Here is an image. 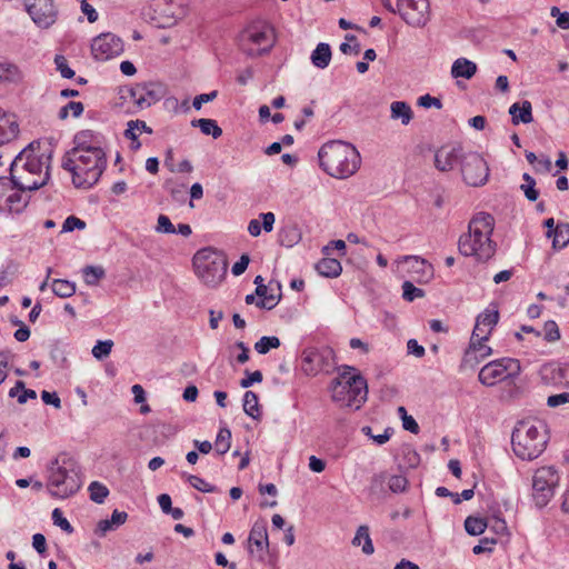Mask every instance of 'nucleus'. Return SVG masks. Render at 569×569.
<instances>
[{
    "label": "nucleus",
    "instance_id": "f257e3e1",
    "mask_svg": "<svg viewBox=\"0 0 569 569\" xmlns=\"http://www.w3.org/2000/svg\"><path fill=\"white\" fill-rule=\"evenodd\" d=\"M52 151L40 141L30 142L13 159L10 176L19 190L33 191L47 184Z\"/></svg>",
    "mask_w": 569,
    "mask_h": 569
},
{
    "label": "nucleus",
    "instance_id": "f03ea898",
    "mask_svg": "<svg viewBox=\"0 0 569 569\" xmlns=\"http://www.w3.org/2000/svg\"><path fill=\"white\" fill-rule=\"evenodd\" d=\"M495 220L486 212L476 214L468 226V232L460 236L459 252L466 257H476L478 261H488L496 252V243L491 240Z\"/></svg>",
    "mask_w": 569,
    "mask_h": 569
},
{
    "label": "nucleus",
    "instance_id": "7ed1b4c3",
    "mask_svg": "<svg viewBox=\"0 0 569 569\" xmlns=\"http://www.w3.org/2000/svg\"><path fill=\"white\" fill-rule=\"evenodd\" d=\"M318 158L321 169L338 179L353 176L361 164V157L357 148L341 140H332L322 144Z\"/></svg>",
    "mask_w": 569,
    "mask_h": 569
},
{
    "label": "nucleus",
    "instance_id": "20e7f679",
    "mask_svg": "<svg viewBox=\"0 0 569 569\" xmlns=\"http://www.w3.org/2000/svg\"><path fill=\"white\" fill-rule=\"evenodd\" d=\"M548 433L539 420H522L512 431L511 445L515 455L522 460H533L546 449Z\"/></svg>",
    "mask_w": 569,
    "mask_h": 569
},
{
    "label": "nucleus",
    "instance_id": "39448f33",
    "mask_svg": "<svg viewBox=\"0 0 569 569\" xmlns=\"http://www.w3.org/2000/svg\"><path fill=\"white\" fill-rule=\"evenodd\" d=\"M47 489L52 497L69 498L81 487L80 469L73 458L59 455L48 468Z\"/></svg>",
    "mask_w": 569,
    "mask_h": 569
},
{
    "label": "nucleus",
    "instance_id": "423d86ee",
    "mask_svg": "<svg viewBox=\"0 0 569 569\" xmlns=\"http://www.w3.org/2000/svg\"><path fill=\"white\" fill-rule=\"evenodd\" d=\"M332 400L345 402L356 410L366 402L368 396L367 380L353 367L346 366L332 381Z\"/></svg>",
    "mask_w": 569,
    "mask_h": 569
},
{
    "label": "nucleus",
    "instance_id": "0eeeda50",
    "mask_svg": "<svg viewBox=\"0 0 569 569\" xmlns=\"http://www.w3.org/2000/svg\"><path fill=\"white\" fill-rule=\"evenodd\" d=\"M192 261L204 284L217 287L224 279L228 262L223 253L212 248H203L196 252Z\"/></svg>",
    "mask_w": 569,
    "mask_h": 569
},
{
    "label": "nucleus",
    "instance_id": "6e6552de",
    "mask_svg": "<svg viewBox=\"0 0 569 569\" xmlns=\"http://www.w3.org/2000/svg\"><path fill=\"white\" fill-rule=\"evenodd\" d=\"M238 43L249 57L267 53L274 44L273 29L266 22H253L240 32Z\"/></svg>",
    "mask_w": 569,
    "mask_h": 569
},
{
    "label": "nucleus",
    "instance_id": "1a4fd4ad",
    "mask_svg": "<svg viewBox=\"0 0 569 569\" xmlns=\"http://www.w3.org/2000/svg\"><path fill=\"white\" fill-rule=\"evenodd\" d=\"M78 158V171L74 172V187L91 188L103 173L107 159L102 149H92L76 156Z\"/></svg>",
    "mask_w": 569,
    "mask_h": 569
},
{
    "label": "nucleus",
    "instance_id": "9d476101",
    "mask_svg": "<svg viewBox=\"0 0 569 569\" xmlns=\"http://www.w3.org/2000/svg\"><path fill=\"white\" fill-rule=\"evenodd\" d=\"M521 372L519 360L513 358H501L485 365L478 375V380L488 387H492L498 382L507 379H513Z\"/></svg>",
    "mask_w": 569,
    "mask_h": 569
},
{
    "label": "nucleus",
    "instance_id": "9b49d317",
    "mask_svg": "<svg viewBox=\"0 0 569 569\" xmlns=\"http://www.w3.org/2000/svg\"><path fill=\"white\" fill-rule=\"evenodd\" d=\"M166 94V88L160 82H142L126 87L121 90L123 99H130L138 110L147 109Z\"/></svg>",
    "mask_w": 569,
    "mask_h": 569
},
{
    "label": "nucleus",
    "instance_id": "f8f14e48",
    "mask_svg": "<svg viewBox=\"0 0 569 569\" xmlns=\"http://www.w3.org/2000/svg\"><path fill=\"white\" fill-rule=\"evenodd\" d=\"M558 481V473L552 467H542L536 470L532 478V498L537 507L542 508L548 505L553 497Z\"/></svg>",
    "mask_w": 569,
    "mask_h": 569
},
{
    "label": "nucleus",
    "instance_id": "ddd939ff",
    "mask_svg": "<svg viewBox=\"0 0 569 569\" xmlns=\"http://www.w3.org/2000/svg\"><path fill=\"white\" fill-rule=\"evenodd\" d=\"M461 174L467 184L479 187L488 181L489 167L479 153L469 152L462 158Z\"/></svg>",
    "mask_w": 569,
    "mask_h": 569
},
{
    "label": "nucleus",
    "instance_id": "4468645a",
    "mask_svg": "<svg viewBox=\"0 0 569 569\" xmlns=\"http://www.w3.org/2000/svg\"><path fill=\"white\" fill-rule=\"evenodd\" d=\"M24 7L39 28L48 29L57 21L58 10L53 0H24Z\"/></svg>",
    "mask_w": 569,
    "mask_h": 569
},
{
    "label": "nucleus",
    "instance_id": "2eb2a0df",
    "mask_svg": "<svg viewBox=\"0 0 569 569\" xmlns=\"http://www.w3.org/2000/svg\"><path fill=\"white\" fill-rule=\"evenodd\" d=\"M398 13L409 26L420 28L429 21L428 0L398 1Z\"/></svg>",
    "mask_w": 569,
    "mask_h": 569
},
{
    "label": "nucleus",
    "instance_id": "dca6fc26",
    "mask_svg": "<svg viewBox=\"0 0 569 569\" xmlns=\"http://www.w3.org/2000/svg\"><path fill=\"white\" fill-rule=\"evenodd\" d=\"M91 51L97 60H108L123 51V42L113 33H102L93 39Z\"/></svg>",
    "mask_w": 569,
    "mask_h": 569
},
{
    "label": "nucleus",
    "instance_id": "f3484780",
    "mask_svg": "<svg viewBox=\"0 0 569 569\" xmlns=\"http://www.w3.org/2000/svg\"><path fill=\"white\" fill-rule=\"evenodd\" d=\"M473 339V335H471L470 343L468 349L465 351V355L461 360L460 368L463 369H473L478 363L485 360L492 353V349L489 346L485 345V341L488 339Z\"/></svg>",
    "mask_w": 569,
    "mask_h": 569
},
{
    "label": "nucleus",
    "instance_id": "a211bd4d",
    "mask_svg": "<svg viewBox=\"0 0 569 569\" xmlns=\"http://www.w3.org/2000/svg\"><path fill=\"white\" fill-rule=\"evenodd\" d=\"M461 147H449L443 146L439 148L435 153V167L441 172L450 171L463 158Z\"/></svg>",
    "mask_w": 569,
    "mask_h": 569
},
{
    "label": "nucleus",
    "instance_id": "6ab92c4d",
    "mask_svg": "<svg viewBox=\"0 0 569 569\" xmlns=\"http://www.w3.org/2000/svg\"><path fill=\"white\" fill-rule=\"evenodd\" d=\"M540 373L546 385L569 388V365L548 363L541 368Z\"/></svg>",
    "mask_w": 569,
    "mask_h": 569
},
{
    "label": "nucleus",
    "instance_id": "aec40b11",
    "mask_svg": "<svg viewBox=\"0 0 569 569\" xmlns=\"http://www.w3.org/2000/svg\"><path fill=\"white\" fill-rule=\"evenodd\" d=\"M248 541L250 545L249 551L252 552L251 546H254L257 551L260 552L259 559L262 560L264 553L269 552V537L264 519H259L252 525Z\"/></svg>",
    "mask_w": 569,
    "mask_h": 569
},
{
    "label": "nucleus",
    "instance_id": "412c9836",
    "mask_svg": "<svg viewBox=\"0 0 569 569\" xmlns=\"http://www.w3.org/2000/svg\"><path fill=\"white\" fill-rule=\"evenodd\" d=\"M499 321V312L498 310H485V312L480 313L477 317L476 326L473 328L472 335L473 339H478L477 337H480L481 339H489V336L495 328V326Z\"/></svg>",
    "mask_w": 569,
    "mask_h": 569
},
{
    "label": "nucleus",
    "instance_id": "4be33fe9",
    "mask_svg": "<svg viewBox=\"0 0 569 569\" xmlns=\"http://www.w3.org/2000/svg\"><path fill=\"white\" fill-rule=\"evenodd\" d=\"M96 139L97 136L92 130L79 131L73 138L74 147L70 150V154L77 156L92 149H102Z\"/></svg>",
    "mask_w": 569,
    "mask_h": 569
},
{
    "label": "nucleus",
    "instance_id": "5701e85b",
    "mask_svg": "<svg viewBox=\"0 0 569 569\" xmlns=\"http://www.w3.org/2000/svg\"><path fill=\"white\" fill-rule=\"evenodd\" d=\"M509 114L511 116V121L515 126L522 123H530L533 121L532 117V106L528 100L522 101L521 103L515 102L509 108Z\"/></svg>",
    "mask_w": 569,
    "mask_h": 569
},
{
    "label": "nucleus",
    "instance_id": "b1692460",
    "mask_svg": "<svg viewBox=\"0 0 569 569\" xmlns=\"http://www.w3.org/2000/svg\"><path fill=\"white\" fill-rule=\"evenodd\" d=\"M405 262L411 263V271L418 273V281L427 282L433 276L432 266L427 262V260L418 257V256H406L403 257Z\"/></svg>",
    "mask_w": 569,
    "mask_h": 569
},
{
    "label": "nucleus",
    "instance_id": "393cba45",
    "mask_svg": "<svg viewBox=\"0 0 569 569\" xmlns=\"http://www.w3.org/2000/svg\"><path fill=\"white\" fill-rule=\"evenodd\" d=\"M127 519V512L113 510L110 519H103L97 523L94 532L99 536H104L108 531L116 530L118 527L123 525Z\"/></svg>",
    "mask_w": 569,
    "mask_h": 569
},
{
    "label": "nucleus",
    "instance_id": "a878e982",
    "mask_svg": "<svg viewBox=\"0 0 569 569\" xmlns=\"http://www.w3.org/2000/svg\"><path fill=\"white\" fill-rule=\"evenodd\" d=\"M18 133V123L0 109V146L16 138Z\"/></svg>",
    "mask_w": 569,
    "mask_h": 569
},
{
    "label": "nucleus",
    "instance_id": "bb28decb",
    "mask_svg": "<svg viewBox=\"0 0 569 569\" xmlns=\"http://www.w3.org/2000/svg\"><path fill=\"white\" fill-rule=\"evenodd\" d=\"M316 270L323 277L337 278L342 271V266L338 259L327 256L316 264Z\"/></svg>",
    "mask_w": 569,
    "mask_h": 569
},
{
    "label": "nucleus",
    "instance_id": "cd10ccee",
    "mask_svg": "<svg viewBox=\"0 0 569 569\" xmlns=\"http://www.w3.org/2000/svg\"><path fill=\"white\" fill-rule=\"evenodd\" d=\"M477 72V64L466 58L457 59L451 67V74L453 78L470 79Z\"/></svg>",
    "mask_w": 569,
    "mask_h": 569
},
{
    "label": "nucleus",
    "instance_id": "c85d7f7f",
    "mask_svg": "<svg viewBox=\"0 0 569 569\" xmlns=\"http://www.w3.org/2000/svg\"><path fill=\"white\" fill-rule=\"evenodd\" d=\"M331 60V49L328 43L320 42L311 53V62L319 69H325Z\"/></svg>",
    "mask_w": 569,
    "mask_h": 569
},
{
    "label": "nucleus",
    "instance_id": "c756f323",
    "mask_svg": "<svg viewBox=\"0 0 569 569\" xmlns=\"http://www.w3.org/2000/svg\"><path fill=\"white\" fill-rule=\"evenodd\" d=\"M127 126L128 128L124 131V137L131 140L132 149H139L141 146L140 141L138 140L139 133H137V129H141L147 133H152V129L142 120H131Z\"/></svg>",
    "mask_w": 569,
    "mask_h": 569
},
{
    "label": "nucleus",
    "instance_id": "7c9ffc66",
    "mask_svg": "<svg viewBox=\"0 0 569 569\" xmlns=\"http://www.w3.org/2000/svg\"><path fill=\"white\" fill-rule=\"evenodd\" d=\"M391 119H400L403 126L412 120L413 113L410 106L405 101H393L390 106Z\"/></svg>",
    "mask_w": 569,
    "mask_h": 569
},
{
    "label": "nucleus",
    "instance_id": "2f4dec72",
    "mask_svg": "<svg viewBox=\"0 0 569 569\" xmlns=\"http://www.w3.org/2000/svg\"><path fill=\"white\" fill-rule=\"evenodd\" d=\"M22 73L18 66L11 62H0V82L18 83Z\"/></svg>",
    "mask_w": 569,
    "mask_h": 569
},
{
    "label": "nucleus",
    "instance_id": "473e14b6",
    "mask_svg": "<svg viewBox=\"0 0 569 569\" xmlns=\"http://www.w3.org/2000/svg\"><path fill=\"white\" fill-rule=\"evenodd\" d=\"M192 127H198L206 136H212L214 139L221 137L222 129L218 126L216 120L212 119H194L191 121Z\"/></svg>",
    "mask_w": 569,
    "mask_h": 569
},
{
    "label": "nucleus",
    "instance_id": "72a5a7b5",
    "mask_svg": "<svg viewBox=\"0 0 569 569\" xmlns=\"http://www.w3.org/2000/svg\"><path fill=\"white\" fill-rule=\"evenodd\" d=\"M243 411L252 419L259 420L261 410L259 407V399L253 391H246L243 395Z\"/></svg>",
    "mask_w": 569,
    "mask_h": 569
},
{
    "label": "nucleus",
    "instance_id": "f704fd0d",
    "mask_svg": "<svg viewBox=\"0 0 569 569\" xmlns=\"http://www.w3.org/2000/svg\"><path fill=\"white\" fill-rule=\"evenodd\" d=\"M360 539H363L362 552L365 555H372L375 552V547L369 535V527L366 525H362L357 529L352 539V545L360 546Z\"/></svg>",
    "mask_w": 569,
    "mask_h": 569
},
{
    "label": "nucleus",
    "instance_id": "c9c22d12",
    "mask_svg": "<svg viewBox=\"0 0 569 569\" xmlns=\"http://www.w3.org/2000/svg\"><path fill=\"white\" fill-rule=\"evenodd\" d=\"M552 237V248L558 250L565 248L569 243V223L559 222L555 228Z\"/></svg>",
    "mask_w": 569,
    "mask_h": 569
},
{
    "label": "nucleus",
    "instance_id": "e433bc0d",
    "mask_svg": "<svg viewBox=\"0 0 569 569\" xmlns=\"http://www.w3.org/2000/svg\"><path fill=\"white\" fill-rule=\"evenodd\" d=\"M52 292L60 298H69L76 292V284L69 280L54 279L51 283Z\"/></svg>",
    "mask_w": 569,
    "mask_h": 569
},
{
    "label": "nucleus",
    "instance_id": "4c0bfd02",
    "mask_svg": "<svg viewBox=\"0 0 569 569\" xmlns=\"http://www.w3.org/2000/svg\"><path fill=\"white\" fill-rule=\"evenodd\" d=\"M231 445V431L227 428H220L216 438V451L219 455H224L229 451Z\"/></svg>",
    "mask_w": 569,
    "mask_h": 569
},
{
    "label": "nucleus",
    "instance_id": "58836bf2",
    "mask_svg": "<svg viewBox=\"0 0 569 569\" xmlns=\"http://www.w3.org/2000/svg\"><path fill=\"white\" fill-rule=\"evenodd\" d=\"M487 526L488 525L483 518L469 516L465 520V529L471 536L481 535L486 530Z\"/></svg>",
    "mask_w": 569,
    "mask_h": 569
},
{
    "label": "nucleus",
    "instance_id": "ea45409f",
    "mask_svg": "<svg viewBox=\"0 0 569 569\" xmlns=\"http://www.w3.org/2000/svg\"><path fill=\"white\" fill-rule=\"evenodd\" d=\"M106 276L104 269L99 266H87L83 268L84 281L89 286L98 284L99 280Z\"/></svg>",
    "mask_w": 569,
    "mask_h": 569
},
{
    "label": "nucleus",
    "instance_id": "a19ab883",
    "mask_svg": "<svg viewBox=\"0 0 569 569\" xmlns=\"http://www.w3.org/2000/svg\"><path fill=\"white\" fill-rule=\"evenodd\" d=\"M278 347H280V340L278 337L274 336H263L254 343V349L260 355H266L271 349H276Z\"/></svg>",
    "mask_w": 569,
    "mask_h": 569
},
{
    "label": "nucleus",
    "instance_id": "79ce46f5",
    "mask_svg": "<svg viewBox=\"0 0 569 569\" xmlns=\"http://www.w3.org/2000/svg\"><path fill=\"white\" fill-rule=\"evenodd\" d=\"M522 179L525 183L520 186V189L529 201H536L539 197V192L535 188L536 180L529 173H523Z\"/></svg>",
    "mask_w": 569,
    "mask_h": 569
},
{
    "label": "nucleus",
    "instance_id": "37998d69",
    "mask_svg": "<svg viewBox=\"0 0 569 569\" xmlns=\"http://www.w3.org/2000/svg\"><path fill=\"white\" fill-rule=\"evenodd\" d=\"M90 499L97 503H102L109 495L108 488L98 482L93 481L89 486Z\"/></svg>",
    "mask_w": 569,
    "mask_h": 569
},
{
    "label": "nucleus",
    "instance_id": "c03bdc74",
    "mask_svg": "<svg viewBox=\"0 0 569 569\" xmlns=\"http://www.w3.org/2000/svg\"><path fill=\"white\" fill-rule=\"evenodd\" d=\"M83 109L82 102L70 101L59 110L58 117L60 120H66L71 111L72 116L78 118L83 112Z\"/></svg>",
    "mask_w": 569,
    "mask_h": 569
},
{
    "label": "nucleus",
    "instance_id": "a18cd8bd",
    "mask_svg": "<svg viewBox=\"0 0 569 569\" xmlns=\"http://www.w3.org/2000/svg\"><path fill=\"white\" fill-rule=\"evenodd\" d=\"M402 297L407 301H413L417 298L425 297V291L417 288L411 281H405L402 283Z\"/></svg>",
    "mask_w": 569,
    "mask_h": 569
},
{
    "label": "nucleus",
    "instance_id": "49530a36",
    "mask_svg": "<svg viewBox=\"0 0 569 569\" xmlns=\"http://www.w3.org/2000/svg\"><path fill=\"white\" fill-rule=\"evenodd\" d=\"M112 347V340L98 341L92 348V356L98 360H102L110 355Z\"/></svg>",
    "mask_w": 569,
    "mask_h": 569
},
{
    "label": "nucleus",
    "instance_id": "de8ad7c7",
    "mask_svg": "<svg viewBox=\"0 0 569 569\" xmlns=\"http://www.w3.org/2000/svg\"><path fill=\"white\" fill-rule=\"evenodd\" d=\"M188 481L194 489H197L201 492H216L217 491L216 486L207 482L204 479H202L198 476L190 475L188 477Z\"/></svg>",
    "mask_w": 569,
    "mask_h": 569
},
{
    "label": "nucleus",
    "instance_id": "09e8293b",
    "mask_svg": "<svg viewBox=\"0 0 569 569\" xmlns=\"http://www.w3.org/2000/svg\"><path fill=\"white\" fill-rule=\"evenodd\" d=\"M407 485L408 480L402 475L388 477V487L395 493L403 492L407 488Z\"/></svg>",
    "mask_w": 569,
    "mask_h": 569
},
{
    "label": "nucleus",
    "instance_id": "8fccbe9b",
    "mask_svg": "<svg viewBox=\"0 0 569 569\" xmlns=\"http://www.w3.org/2000/svg\"><path fill=\"white\" fill-rule=\"evenodd\" d=\"M19 191L20 190L18 188H14L13 192H11L7 198V202L11 211L19 212L27 204V201H22V197Z\"/></svg>",
    "mask_w": 569,
    "mask_h": 569
},
{
    "label": "nucleus",
    "instance_id": "3c124183",
    "mask_svg": "<svg viewBox=\"0 0 569 569\" xmlns=\"http://www.w3.org/2000/svg\"><path fill=\"white\" fill-rule=\"evenodd\" d=\"M54 63H56L57 70L60 72L62 78H66V79L73 78L74 71L68 66V61L63 56L57 54L54 57Z\"/></svg>",
    "mask_w": 569,
    "mask_h": 569
},
{
    "label": "nucleus",
    "instance_id": "603ef678",
    "mask_svg": "<svg viewBox=\"0 0 569 569\" xmlns=\"http://www.w3.org/2000/svg\"><path fill=\"white\" fill-rule=\"evenodd\" d=\"M52 520L53 523L58 527H60L63 531L67 533L73 532V527L71 523L63 517L62 511L59 508H56L52 511Z\"/></svg>",
    "mask_w": 569,
    "mask_h": 569
},
{
    "label": "nucleus",
    "instance_id": "864d4df0",
    "mask_svg": "<svg viewBox=\"0 0 569 569\" xmlns=\"http://www.w3.org/2000/svg\"><path fill=\"white\" fill-rule=\"evenodd\" d=\"M280 300H281V293H279L277 296L273 293H269L266 297H263L262 299H259L256 302V306L260 309L271 310L280 302Z\"/></svg>",
    "mask_w": 569,
    "mask_h": 569
},
{
    "label": "nucleus",
    "instance_id": "5fc2aeb1",
    "mask_svg": "<svg viewBox=\"0 0 569 569\" xmlns=\"http://www.w3.org/2000/svg\"><path fill=\"white\" fill-rule=\"evenodd\" d=\"M387 480V472H379L373 475L370 481V491L373 493L382 492L385 490V483Z\"/></svg>",
    "mask_w": 569,
    "mask_h": 569
},
{
    "label": "nucleus",
    "instance_id": "6e6d98bb",
    "mask_svg": "<svg viewBox=\"0 0 569 569\" xmlns=\"http://www.w3.org/2000/svg\"><path fill=\"white\" fill-rule=\"evenodd\" d=\"M86 228V222L76 216L68 217L62 224L61 232H71L76 229L82 230Z\"/></svg>",
    "mask_w": 569,
    "mask_h": 569
},
{
    "label": "nucleus",
    "instance_id": "4d7b16f0",
    "mask_svg": "<svg viewBox=\"0 0 569 569\" xmlns=\"http://www.w3.org/2000/svg\"><path fill=\"white\" fill-rule=\"evenodd\" d=\"M62 168L72 173V183L74 184V172L78 171V158L70 154V150L62 158Z\"/></svg>",
    "mask_w": 569,
    "mask_h": 569
},
{
    "label": "nucleus",
    "instance_id": "13d9d810",
    "mask_svg": "<svg viewBox=\"0 0 569 569\" xmlns=\"http://www.w3.org/2000/svg\"><path fill=\"white\" fill-rule=\"evenodd\" d=\"M545 339L549 342H553L560 339V331L558 325L549 320L545 323Z\"/></svg>",
    "mask_w": 569,
    "mask_h": 569
},
{
    "label": "nucleus",
    "instance_id": "bf43d9fd",
    "mask_svg": "<svg viewBox=\"0 0 569 569\" xmlns=\"http://www.w3.org/2000/svg\"><path fill=\"white\" fill-rule=\"evenodd\" d=\"M244 373L246 378H242L240 380V387L243 389L251 387L256 382H261L263 379L262 373L259 370H256L253 372H249V370H246Z\"/></svg>",
    "mask_w": 569,
    "mask_h": 569
},
{
    "label": "nucleus",
    "instance_id": "052dcab7",
    "mask_svg": "<svg viewBox=\"0 0 569 569\" xmlns=\"http://www.w3.org/2000/svg\"><path fill=\"white\" fill-rule=\"evenodd\" d=\"M156 230H157V232H160V233H170V234L176 233L174 226L172 224L170 219L164 214H160L158 217V224L156 227Z\"/></svg>",
    "mask_w": 569,
    "mask_h": 569
},
{
    "label": "nucleus",
    "instance_id": "680f3d73",
    "mask_svg": "<svg viewBox=\"0 0 569 569\" xmlns=\"http://www.w3.org/2000/svg\"><path fill=\"white\" fill-rule=\"evenodd\" d=\"M218 96V91L213 90L209 93H201L199 96H196L192 101V107L196 110H200L203 103L213 101Z\"/></svg>",
    "mask_w": 569,
    "mask_h": 569
},
{
    "label": "nucleus",
    "instance_id": "e2e57ef3",
    "mask_svg": "<svg viewBox=\"0 0 569 569\" xmlns=\"http://www.w3.org/2000/svg\"><path fill=\"white\" fill-rule=\"evenodd\" d=\"M497 543V540L495 538H483L480 540L479 545L475 546L472 551L475 555H480L486 551H491L492 546Z\"/></svg>",
    "mask_w": 569,
    "mask_h": 569
},
{
    "label": "nucleus",
    "instance_id": "0e129e2a",
    "mask_svg": "<svg viewBox=\"0 0 569 569\" xmlns=\"http://www.w3.org/2000/svg\"><path fill=\"white\" fill-rule=\"evenodd\" d=\"M418 104L420 107H423V108H431V107H435L437 109H441L442 108L441 100L438 99V98L431 97L430 94L421 96L418 99Z\"/></svg>",
    "mask_w": 569,
    "mask_h": 569
},
{
    "label": "nucleus",
    "instance_id": "69168bd1",
    "mask_svg": "<svg viewBox=\"0 0 569 569\" xmlns=\"http://www.w3.org/2000/svg\"><path fill=\"white\" fill-rule=\"evenodd\" d=\"M568 402H569V392L552 395V396H549L547 399V405L551 408H556L560 405H565Z\"/></svg>",
    "mask_w": 569,
    "mask_h": 569
},
{
    "label": "nucleus",
    "instance_id": "338daca9",
    "mask_svg": "<svg viewBox=\"0 0 569 569\" xmlns=\"http://www.w3.org/2000/svg\"><path fill=\"white\" fill-rule=\"evenodd\" d=\"M41 399L46 405H51L56 409L61 408V400L56 392H49L47 390H43L41 392Z\"/></svg>",
    "mask_w": 569,
    "mask_h": 569
},
{
    "label": "nucleus",
    "instance_id": "774afa93",
    "mask_svg": "<svg viewBox=\"0 0 569 569\" xmlns=\"http://www.w3.org/2000/svg\"><path fill=\"white\" fill-rule=\"evenodd\" d=\"M249 262H250L249 256L246 253L242 254L240 257V259L232 266V269H231L232 273L234 276L242 274L246 271V269L248 268Z\"/></svg>",
    "mask_w": 569,
    "mask_h": 569
}]
</instances>
